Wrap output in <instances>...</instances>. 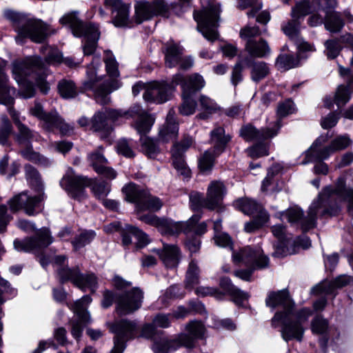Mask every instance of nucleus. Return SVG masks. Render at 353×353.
<instances>
[{
    "label": "nucleus",
    "mask_w": 353,
    "mask_h": 353,
    "mask_svg": "<svg viewBox=\"0 0 353 353\" xmlns=\"http://www.w3.org/2000/svg\"><path fill=\"white\" fill-rule=\"evenodd\" d=\"M189 334H182L178 337L179 343L181 346L191 348L194 346L195 340L201 339L205 331L203 323L200 321H192L186 325Z\"/></svg>",
    "instance_id": "b1692460"
},
{
    "label": "nucleus",
    "mask_w": 353,
    "mask_h": 353,
    "mask_svg": "<svg viewBox=\"0 0 353 353\" xmlns=\"http://www.w3.org/2000/svg\"><path fill=\"white\" fill-rule=\"evenodd\" d=\"M235 205L244 214L249 215H260L261 211H265L260 204L248 198L237 200Z\"/></svg>",
    "instance_id": "79ce46f5"
},
{
    "label": "nucleus",
    "mask_w": 353,
    "mask_h": 353,
    "mask_svg": "<svg viewBox=\"0 0 353 353\" xmlns=\"http://www.w3.org/2000/svg\"><path fill=\"white\" fill-rule=\"evenodd\" d=\"M270 73L268 65L263 61H255L252 64L251 79L258 82L266 77Z\"/></svg>",
    "instance_id": "de8ad7c7"
},
{
    "label": "nucleus",
    "mask_w": 353,
    "mask_h": 353,
    "mask_svg": "<svg viewBox=\"0 0 353 353\" xmlns=\"http://www.w3.org/2000/svg\"><path fill=\"white\" fill-rule=\"evenodd\" d=\"M21 154L27 160L33 161L43 166H46L50 164V161L47 158L37 152H34L30 148H27L26 149L22 150Z\"/></svg>",
    "instance_id": "13d9d810"
},
{
    "label": "nucleus",
    "mask_w": 353,
    "mask_h": 353,
    "mask_svg": "<svg viewBox=\"0 0 353 353\" xmlns=\"http://www.w3.org/2000/svg\"><path fill=\"white\" fill-rule=\"evenodd\" d=\"M96 233L93 230H85L77 235L72 241V244L75 250H79L86 245L90 243L95 238Z\"/></svg>",
    "instance_id": "09e8293b"
},
{
    "label": "nucleus",
    "mask_w": 353,
    "mask_h": 353,
    "mask_svg": "<svg viewBox=\"0 0 353 353\" xmlns=\"http://www.w3.org/2000/svg\"><path fill=\"white\" fill-rule=\"evenodd\" d=\"M25 172L27 180L29 181L31 184H35L39 190H41L43 189L42 183L37 170L30 165H26L25 166Z\"/></svg>",
    "instance_id": "e2e57ef3"
},
{
    "label": "nucleus",
    "mask_w": 353,
    "mask_h": 353,
    "mask_svg": "<svg viewBox=\"0 0 353 353\" xmlns=\"http://www.w3.org/2000/svg\"><path fill=\"white\" fill-rule=\"evenodd\" d=\"M163 263L168 268L176 267L180 259V251L174 245L164 244L162 250L154 249Z\"/></svg>",
    "instance_id": "7c9ffc66"
},
{
    "label": "nucleus",
    "mask_w": 353,
    "mask_h": 353,
    "mask_svg": "<svg viewBox=\"0 0 353 353\" xmlns=\"http://www.w3.org/2000/svg\"><path fill=\"white\" fill-rule=\"evenodd\" d=\"M41 51L45 56V61H42L39 57H38V58L41 60V62L44 64L45 72L43 70L37 71L39 77L37 80V85L43 94H47L50 90V85L45 79L48 74L47 65L60 63L63 61V57L58 49L52 48L49 46L42 47ZM34 57H37V56H35Z\"/></svg>",
    "instance_id": "2eb2a0df"
},
{
    "label": "nucleus",
    "mask_w": 353,
    "mask_h": 353,
    "mask_svg": "<svg viewBox=\"0 0 353 353\" xmlns=\"http://www.w3.org/2000/svg\"><path fill=\"white\" fill-rule=\"evenodd\" d=\"M221 287L229 294L232 299L233 301L239 305L243 304V302L248 300L249 295L248 293L241 291L236 286H234L231 280L228 277H223L220 281Z\"/></svg>",
    "instance_id": "c9c22d12"
},
{
    "label": "nucleus",
    "mask_w": 353,
    "mask_h": 353,
    "mask_svg": "<svg viewBox=\"0 0 353 353\" xmlns=\"http://www.w3.org/2000/svg\"><path fill=\"white\" fill-rule=\"evenodd\" d=\"M181 346L179 340L176 341H168L163 340L162 341H157L153 344L152 349L155 353H168L171 349Z\"/></svg>",
    "instance_id": "052dcab7"
},
{
    "label": "nucleus",
    "mask_w": 353,
    "mask_h": 353,
    "mask_svg": "<svg viewBox=\"0 0 353 353\" xmlns=\"http://www.w3.org/2000/svg\"><path fill=\"white\" fill-rule=\"evenodd\" d=\"M230 137L225 134V130L222 127H217L210 132V141L214 145V152L219 155L223 152Z\"/></svg>",
    "instance_id": "58836bf2"
},
{
    "label": "nucleus",
    "mask_w": 353,
    "mask_h": 353,
    "mask_svg": "<svg viewBox=\"0 0 353 353\" xmlns=\"http://www.w3.org/2000/svg\"><path fill=\"white\" fill-rule=\"evenodd\" d=\"M92 129L101 133L102 138L106 137L112 131V124L110 123L104 112H99L92 119Z\"/></svg>",
    "instance_id": "e433bc0d"
},
{
    "label": "nucleus",
    "mask_w": 353,
    "mask_h": 353,
    "mask_svg": "<svg viewBox=\"0 0 353 353\" xmlns=\"http://www.w3.org/2000/svg\"><path fill=\"white\" fill-rule=\"evenodd\" d=\"M318 4L319 8H322L325 12V28L331 32H339L344 26V22L338 12L330 10L328 9L334 8L330 6L327 0H314ZM335 4L336 3L335 2Z\"/></svg>",
    "instance_id": "5701e85b"
},
{
    "label": "nucleus",
    "mask_w": 353,
    "mask_h": 353,
    "mask_svg": "<svg viewBox=\"0 0 353 353\" xmlns=\"http://www.w3.org/2000/svg\"><path fill=\"white\" fill-rule=\"evenodd\" d=\"M104 53V62L109 79L102 81L97 75V69L101 65V61L99 57H94L87 67L86 78L83 83V89L92 90L96 100L101 104L108 103L110 101L109 94L121 86L120 82L115 79L119 76L118 63L110 51L106 50Z\"/></svg>",
    "instance_id": "f03ea898"
},
{
    "label": "nucleus",
    "mask_w": 353,
    "mask_h": 353,
    "mask_svg": "<svg viewBox=\"0 0 353 353\" xmlns=\"http://www.w3.org/2000/svg\"><path fill=\"white\" fill-rule=\"evenodd\" d=\"M15 89L10 88L8 84V77L2 68H0V103L10 105L13 103L12 95Z\"/></svg>",
    "instance_id": "ea45409f"
},
{
    "label": "nucleus",
    "mask_w": 353,
    "mask_h": 353,
    "mask_svg": "<svg viewBox=\"0 0 353 353\" xmlns=\"http://www.w3.org/2000/svg\"><path fill=\"white\" fill-rule=\"evenodd\" d=\"M182 103L179 108V112L181 115L189 116L193 114L196 108V103L192 98V95H186L182 93Z\"/></svg>",
    "instance_id": "3c124183"
},
{
    "label": "nucleus",
    "mask_w": 353,
    "mask_h": 353,
    "mask_svg": "<svg viewBox=\"0 0 353 353\" xmlns=\"http://www.w3.org/2000/svg\"><path fill=\"white\" fill-rule=\"evenodd\" d=\"M172 83L174 88L177 85H181L183 94L193 95L205 86V82L203 77L197 73L188 77L176 74L172 78Z\"/></svg>",
    "instance_id": "412c9836"
},
{
    "label": "nucleus",
    "mask_w": 353,
    "mask_h": 353,
    "mask_svg": "<svg viewBox=\"0 0 353 353\" xmlns=\"http://www.w3.org/2000/svg\"><path fill=\"white\" fill-rule=\"evenodd\" d=\"M207 197L205 199L199 192H192L190 195V206L193 210H199L202 208H207Z\"/></svg>",
    "instance_id": "69168bd1"
},
{
    "label": "nucleus",
    "mask_w": 353,
    "mask_h": 353,
    "mask_svg": "<svg viewBox=\"0 0 353 353\" xmlns=\"http://www.w3.org/2000/svg\"><path fill=\"white\" fill-rule=\"evenodd\" d=\"M341 201L348 203V212L353 216V189L346 188L343 177L339 178L334 188L327 186L319 193L318 199L309 207L307 215L304 216L303 210L297 207L290 208L281 215L291 224L299 225L301 230L306 232L316 227L318 216L335 215Z\"/></svg>",
    "instance_id": "f257e3e1"
},
{
    "label": "nucleus",
    "mask_w": 353,
    "mask_h": 353,
    "mask_svg": "<svg viewBox=\"0 0 353 353\" xmlns=\"http://www.w3.org/2000/svg\"><path fill=\"white\" fill-rule=\"evenodd\" d=\"M137 210L145 211L149 210L152 212H157L159 210L162 205V201L154 196L151 195L148 191H146L145 195H143V200L141 202Z\"/></svg>",
    "instance_id": "49530a36"
},
{
    "label": "nucleus",
    "mask_w": 353,
    "mask_h": 353,
    "mask_svg": "<svg viewBox=\"0 0 353 353\" xmlns=\"http://www.w3.org/2000/svg\"><path fill=\"white\" fill-rule=\"evenodd\" d=\"M200 270L197 263L192 260L189 263L185 279L186 289L192 290L199 282Z\"/></svg>",
    "instance_id": "a18cd8bd"
},
{
    "label": "nucleus",
    "mask_w": 353,
    "mask_h": 353,
    "mask_svg": "<svg viewBox=\"0 0 353 353\" xmlns=\"http://www.w3.org/2000/svg\"><path fill=\"white\" fill-rule=\"evenodd\" d=\"M90 180L85 176L77 175L69 168L60 181V185L68 194L77 200L85 197V188L90 185Z\"/></svg>",
    "instance_id": "f8f14e48"
},
{
    "label": "nucleus",
    "mask_w": 353,
    "mask_h": 353,
    "mask_svg": "<svg viewBox=\"0 0 353 353\" xmlns=\"http://www.w3.org/2000/svg\"><path fill=\"white\" fill-rule=\"evenodd\" d=\"M325 53L328 58H336L341 50L340 41L336 39L327 40L325 43Z\"/></svg>",
    "instance_id": "0e129e2a"
},
{
    "label": "nucleus",
    "mask_w": 353,
    "mask_h": 353,
    "mask_svg": "<svg viewBox=\"0 0 353 353\" xmlns=\"http://www.w3.org/2000/svg\"><path fill=\"white\" fill-rule=\"evenodd\" d=\"M232 260L235 263H243L249 267L248 270H238L234 275L242 280L250 281L253 272L256 269L266 268L269 263V259L263 254L260 248H252L245 247L239 252H233Z\"/></svg>",
    "instance_id": "6e6552de"
},
{
    "label": "nucleus",
    "mask_w": 353,
    "mask_h": 353,
    "mask_svg": "<svg viewBox=\"0 0 353 353\" xmlns=\"http://www.w3.org/2000/svg\"><path fill=\"white\" fill-rule=\"evenodd\" d=\"M299 54L297 57H294L290 54H282L278 57L276 59V65L279 68L288 70L299 65Z\"/></svg>",
    "instance_id": "864d4df0"
},
{
    "label": "nucleus",
    "mask_w": 353,
    "mask_h": 353,
    "mask_svg": "<svg viewBox=\"0 0 353 353\" xmlns=\"http://www.w3.org/2000/svg\"><path fill=\"white\" fill-rule=\"evenodd\" d=\"M351 92L348 86L339 85L334 96V102L339 107L344 105L350 99Z\"/></svg>",
    "instance_id": "bf43d9fd"
},
{
    "label": "nucleus",
    "mask_w": 353,
    "mask_h": 353,
    "mask_svg": "<svg viewBox=\"0 0 353 353\" xmlns=\"http://www.w3.org/2000/svg\"><path fill=\"white\" fill-rule=\"evenodd\" d=\"M294 110V103L290 100H287L280 103L277 108V116L279 119H278L276 123L279 121V123H281V119L293 113ZM280 125H281V124Z\"/></svg>",
    "instance_id": "338daca9"
},
{
    "label": "nucleus",
    "mask_w": 353,
    "mask_h": 353,
    "mask_svg": "<svg viewBox=\"0 0 353 353\" xmlns=\"http://www.w3.org/2000/svg\"><path fill=\"white\" fill-rule=\"evenodd\" d=\"M67 259L64 255H57L53 257L46 254L39 256V262L42 267H46L52 263L56 269L57 275L61 282L70 281L74 285L84 290L85 288H90L94 292L97 288V281L96 276L92 274H83L77 268L70 269L65 267Z\"/></svg>",
    "instance_id": "7ed1b4c3"
},
{
    "label": "nucleus",
    "mask_w": 353,
    "mask_h": 353,
    "mask_svg": "<svg viewBox=\"0 0 353 353\" xmlns=\"http://www.w3.org/2000/svg\"><path fill=\"white\" fill-rule=\"evenodd\" d=\"M130 234H132L137 240V247L143 248L150 243L148 236L139 228L128 225L122 234V242L124 245H128L132 243Z\"/></svg>",
    "instance_id": "2f4dec72"
},
{
    "label": "nucleus",
    "mask_w": 353,
    "mask_h": 353,
    "mask_svg": "<svg viewBox=\"0 0 353 353\" xmlns=\"http://www.w3.org/2000/svg\"><path fill=\"white\" fill-rule=\"evenodd\" d=\"M225 193L226 189L223 182L212 181L207 190V208L211 210L219 208Z\"/></svg>",
    "instance_id": "393cba45"
},
{
    "label": "nucleus",
    "mask_w": 353,
    "mask_h": 353,
    "mask_svg": "<svg viewBox=\"0 0 353 353\" xmlns=\"http://www.w3.org/2000/svg\"><path fill=\"white\" fill-rule=\"evenodd\" d=\"M52 242V236L47 228H42L38 231L35 237L26 238L23 240L15 239L14 248L18 252H37L48 247Z\"/></svg>",
    "instance_id": "4468645a"
},
{
    "label": "nucleus",
    "mask_w": 353,
    "mask_h": 353,
    "mask_svg": "<svg viewBox=\"0 0 353 353\" xmlns=\"http://www.w3.org/2000/svg\"><path fill=\"white\" fill-rule=\"evenodd\" d=\"M143 293L138 288L117 294V311L120 315L128 314L141 306Z\"/></svg>",
    "instance_id": "f3484780"
},
{
    "label": "nucleus",
    "mask_w": 353,
    "mask_h": 353,
    "mask_svg": "<svg viewBox=\"0 0 353 353\" xmlns=\"http://www.w3.org/2000/svg\"><path fill=\"white\" fill-rule=\"evenodd\" d=\"M200 219V215L195 214L186 222H174L172 220L163 219V222L159 232L163 234L168 235L177 234L181 232L189 233V230H192V228H190V225L194 221H199Z\"/></svg>",
    "instance_id": "a878e982"
},
{
    "label": "nucleus",
    "mask_w": 353,
    "mask_h": 353,
    "mask_svg": "<svg viewBox=\"0 0 353 353\" xmlns=\"http://www.w3.org/2000/svg\"><path fill=\"white\" fill-rule=\"evenodd\" d=\"M275 128H265L260 130L251 125H247L241 128V136L246 141H263L276 136L281 128L279 121L274 124Z\"/></svg>",
    "instance_id": "4be33fe9"
},
{
    "label": "nucleus",
    "mask_w": 353,
    "mask_h": 353,
    "mask_svg": "<svg viewBox=\"0 0 353 353\" xmlns=\"http://www.w3.org/2000/svg\"><path fill=\"white\" fill-rule=\"evenodd\" d=\"M215 157L210 151H205L199 161V166L201 172L211 170L214 165Z\"/></svg>",
    "instance_id": "680f3d73"
},
{
    "label": "nucleus",
    "mask_w": 353,
    "mask_h": 353,
    "mask_svg": "<svg viewBox=\"0 0 353 353\" xmlns=\"http://www.w3.org/2000/svg\"><path fill=\"white\" fill-rule=\"evenodd\" d=\"M172 158L173 166L177 172L185 179L190 177V170L183 159V154H181L177 147L172 149Z\"/></svg>",
    "instance_id": "c03bdc74"
},
{
    "label": "nucleus",
    "mask_w": 353,
    "mask_h": 353,
    "mask_svg": "<svg viewBox=\"0 0 353 353\" xmlns=\"http://www.w3.org/2000/svg\"><path fill=\"white\" fill-rule=\"evenodd\" d=\"M269 216L266 211H261L260 215L254 216V219L245 224V230L247 232H252L261 227L268 221Z\"/></svg>",
    "instance_id": "6e6d98bb"
},
{
    "label": "nucleus",
    "mask_w": 353,
    "mask_h": 353,
    "mask_svg": "<svg viewBox=\"0 0 353 353\" xmlns=\"http://www.w3.org/2000/svg\"><path fill=\"white\" fill-rule=\"evenodd\" d=\"M58 89L61 96L65 99L74 98L77 94L74 82L70 80H61L59 83Z\"/></svg>",
    "instance_id": "603ef678"
},
{
    "label": "nucleus",
    "mask_w": 353,
    "mask_h": 353,
    "mask_svg": "<svg viewBox=\"0 0 353 353\" xmlns=\"http://www.w3.org/2000/svg\"><path fill=\"white\" fill-rule=\"evenodd\" d=\"M311 12V7L307 1L297 3L292 10V20L282 25L281 29L291 39L298 37L300 27L299 19Z\"/></svg>",
    "instance_id": "a211bd4d"
},
{
    "label": "nucleus",
    "mask_w": 353,
    "mask_h": 353,
    "mask_svg": "<svg viewBox=\"0 0 353 353\" xmlns=\"http://www.w3.org/2000/svg\"><path fill=\"white\" fill-rule=\"evenodd\" d=\"M91 302V297L85 295L74 304L73 311L77 319L72 323L71 334L77 340L81 337L85 325L90 321V315L86 309Z\"/></svg>",
    "instance_id": "dca6fc26"
},
{
    "label": "nucleus",
    "mask_w": 353,
    "mask_h": 353,
    "mask_svg": "<svg viewBox=\"0 0 353 353\" xmlns=\"http://www.w3.org/2000/svg\"><path fill=\"white\" fill-rule=\"evenodd\" d=\"M221 6L219 3H210L200 12H194V19L197 22V30L208 41H213L218 38L216 28L219 26Z\"/></svg>",
    "instance_id": "9b49d317"
},
{
    "label": "nucleus",
    "mask_w": 353,
    "mask_h": 353,
    "mask_svg": "<svg viewBox=\"0 0 353 353\" xmlns=\"http://www.w3.org/2000/svg\"><path fill=\"white\" fill-rule=\"evenodd\" d=\"M130 117H137L134 127L139 134L148 132L154 122V118L147 114L139 106H134L131 108Z\"/></svg>",
    "instance_id": "c85d7f7f"
},
{
    "label": "nucleus",
    "mask_w": 353,
    "mask_h": 353,
    "mask_svg": "<svg viewBox=\"0 0 353 353\" xmlns=\"http://www.w3.org/2000/svg\"><path fill=\"white\" fill-rule=\"evenodd\" d=\"M141 142L142 151L149 158L154 159L160 153V149L157 143L150 137H142Z\"/></svg>",
    "instance_id": "8fccbe9b"
},
{
    "label": "nucleus",
    "mask_w": 353,
    "mask_h": 353,
    "mask_svg": "<svg viewBox=\"0 0 353 353\" xmlns=\"http://www.w3.org/2000/svg\"><path fill=\"white\" fill-rule=\"evenodd\" d=\"M199 102L201 112L196 116V119H208L220 110V106L216 102L206 95H200Z\"/></svg>",
    "instance_id": "f704fd0d"
},
{
    "label": "nucleus",
    "mask_w": 353,
    "mask_h": 353,
    "mask_svg": "<svg viewBox=\"0 0 353 353\" xmlns=\"http://www.w3.org/2000/svg\"><path fill=\"white\" fill-rule=\"evenodd\" d=\"M88 160L90 164L94 168L96 172L97 170V168H101L105 164L108 163L107 159L99 151L90 153L88 155Z\"/></svg>",
    "instance_id": "774afa93"
},
{
    "label": "nucleus",
    "mask_w": 353,
    "mask_h": 353,
    "mask_svg": "<svg viewBox=\"0 0 353 353\" xmlns=\"http://www.w3.org/2000/svg\"><path fill=\"white\" fill-rule=\"evenodd\" d=\"M329 137L328 133L319 137L305 152V159L302 163L307 164L310 161L326 159L333 152L345 150L352 143L349 135L343 134L337 136L329 145L323 147V144L328 141Z\"/></svg>",
    "instance_id": "0eeeda50"
},
{
    "label": "nucleus",
    "mask_w": 353,
    "mask_h": 353,
    "mask_svg": "<svg viewBox=\"0 0 353 353\" xmlns=\"http://www.w3.org/2000/svg\"><path fill=\"white\" fill-rule=\"evenodd\" d=\"M312 314L310 310L304 308L299 314L296 320L292 312L285 314L276 313L272 319V324L276 326V323H282L281 336L283 340L288 341L296 339L301 341L304 333V329L301 325Z\"/></svg>",
    "instance_id": "1a4fd4ad"
},
{
    "label": "nucleus",
    "mask_w": 353,
    "mask_h": 353,
    "mask_svg": "<svg viewBox=\"0 0 353 353\" xmlns=\"http://www.w3.org/2000/svg\"><path fill=\"white\" fill-rule=\"evenodd\" d=\"M115 12L113 17L112 23L116 27H123L129 23V6L127 5L123 8L112 12Z\"/></svg>",
    "instance_id": "5fc2aeb1"
},
{
    "label": "nucleus",
    "mask_w": 353,
    "mask_h": 353,
    "mask_svg": "<svg viewBox=\"0 0 353 353\" xmlns=\"http://www.w3.org/2000/svg\"><path fill=\"white\" fill-rule=\"evenodd\" d=\"M106 114L110 123H118L123 121L130 117L131 109L128 111H121L116 110H105L103 111Z\"/></svg>",
    "instance_id": "4d7b16f0"
},
{
    "label": "nucleus",
    "mask_w": 353,
    "mask_h": 353,
    "mask_svg": "<svg viewBox=\"0 0 353 353\" xmlns=\"http://www.w3.org/2000/svg\"><path fill=\"white\" fill-rule=\"evenodd\" d=\"M174 90L172 81L170 84L165 82H153L146 86L143 97L148 102L162 103L170 99Z\"/></svg>",
    "instance_id": "6ab92c4d"
},
{
    "label": "nucleus",
    "mask_w": 353,
    "mask_h": 353,
    "mask_svg": "<svg viewBox=\"0 0 353 353\" xmlns=\"http://www.w3.org/2000/svg\"><path fill=\"white\" fill-rule=\"evenodd\" d=\"M6 17L12 22L13 28L17 32V42H22L23 39H30L36 43H41L48 34V26L40 19L30 18L28 16L8 11Z\"/></svg>",
    "instance_id": "20e7f679"
},
{
    "label": "nucleus",
    "mask_w": 353,
    "mask_h": 353,
    "mask_svg": "<svg viewBox=\"0 0 353 353\" xmlns=\"http://www.w3.org/2000/svg\"><path fill=\"white\" fill-rule=\"evenodd\" d=\"M135 20L138 23L150 20L154 17L168 18L172 10L180 15L178 7L174 3L167 0H152L150 1H138L134 6Z\"/></svg>",
    "instance_id": "9d476101"
},
{
    "label": "nucleus",
    "mask_w": 353,
    "mask_h": 353,
    "mask_svg": "<svg viewBox=\"0 0 353 353\" xmlns=\"http://www.w3.org/2000/svg\"><path fill=\"white\" fill-rule=\"evenodd\" d=\"M123 192L125 195V199L129 202L134 203L137 209L140 203H141V202L146 190H141L134 183H130L123 187Z\"/></svg>",
    "instance_id": "37998d69"
},
{
    "label": "nucleus",
    "mask_w": 353,
    "mask_h": 353,
    "mask_svg": "<svg viewBox=\"0 0 353 353\" xmlns=\"http://www.w3.org/2000/svg\"><path fill=\"white\" fill-rule=\"evenodd\" d=\"M352 281V278L347 275H341L337 277L334 281H323L312 288V293L314 294H332L336 288H342Z\"/></svg>",
    "instance_id": "cd10ccee"
},
{
    "label": "nucleus",
    "mask_w": 353,
    "mask_h": 353,
    "mask_svg": "<svg viewBox=\"0 0 353 353\" xmlns=\"http://www.w3.org/2000/svg\"><path fill=\"white\" fill-rule=\"evenodd\" d=\"M183 49L178 44L167 43L165 46V61L168 67L172 68L177 65L181 59Z\"/></svg>",
    "instance_id": "4c0bfd02"
},
{
    "label": "nucleus",
    "mask_w": 353,
    "mask_h": 353,
    "mask_svg": "<svg viewBox=\"0 0 353 353\" xmlns=\"http://www.w3.org/2000/svg\"><path fill=\"white\" fill-rule=\"evenodd\" d=\"M77 12H71L60 19L63 25H68L75 37H84L83 51L85 55L93 54L100 37L99 28L94 24L85 23L78 18Z\"/></svg>",
    "instance_id": "423d86ee"
},
{
    "label": "nucleus",
    "mask_w": 353,
    "mask_h": 353,
    "mask_svg": "<svg viewBox=\"0 0 353 353\" xmlns=\"http://www.w3.org/2000/svg\"><path fill=\"white\" fill-rule=\"evenodd\" d=\"M31 114L43 121V127L46 129L52 128L57 125L61 121L56 112L46 113L40 103H36L30 110Z\"/></svg>",
    "instance_id": "473e14b6"
},
{
    "label": "nucleus",
    "mask_w": 353,
    "mask_h": 353,
    "mask_svg": "<svg viewBox=\"0 0 353 353\" xmlns=\"http://www.w3.org/2000/svg\"><path fill=\"white\" fill-rule=\"evenodd\" d=\"M42 70L45 72V65L38 57H27L23 61L17 60L12 63V74L19 85V94L23 98H31L35 94L33 84L26 77L34 74L37 81L39 77L37 71Z\"/></svg>",
    "instance_id": "39448f33"
},
{
    "label": "nucleus",
    "mask_w": 353,
    "mask_h": 353,
    "mask_svg": "<svg viewBox=\"0 0 353 353\" xmlns=\"http://www.w3.org/2000/svg\"><path fill=\"white\" fill-rule=\"evenodd\" d=\"M174 111L170 110L167 115L165 123L159 131V140L163 143L173 141L179 132V125L174 117Z\"/></svg>",
    "instance_id": "bb28decb"
},
{
    "label": "nucleus",
    "mask_w": 353,
    "mask_h": 353,
    "mask_svg": "<svg viewBox=\"0 0 353 353\" xmlns=\"http://www.w3.org/2000/svg\"><path fill=\"white\" fill-rule=\"evenodd\" d=\"M266 305L272 308L281 305L285 310L282 314L292 312L293 302L290 298L287 290H281L277 292H271L266 299Z\"/></svg>",
    "instance_id": "c756f323"
},
{
    "label": "nucleus",
    "mask_w": 353,
    "mask_h": 353,
    "mask_svg": "<svg viewBox=\"0 0 353 353\" xmlns=\"http://www.w3.org/2000/svg\"><path fill=\"white\" fill-rule=\"evenodd\" d=\"M137 328L134 322L123 319L115 322L110 327L116 336L114 339V347L110 353H123L125 348V343L134 337V332Z\"/></svg>",
    "instance_id": "ddd939ff"
},
{
    "label": "nucleus",
    "mask_w": 353,
    "mask_h": 353,
    "mask_svg": "<svg viewBox=\"0 0 353 353\" xmlns=\"http://www.w3.org/2000/svg\"><path fill=\"white\" fill-rule=\"evenodd\" d=\"M245 50L251 57L263 58L270 54L271 49L268 42L263 39L259 41L250 39L246 42Z\"/></svg>",
    "instance_id": "72a5a7b5"
},
{
    "label": "nucleus",
    "mask_w": 353,
    "mask_h": 353,
    "mask_svg": "<svg viewBox=\"0 0 353 353\" xmlns=\"http://www.w3.org/2000/svg\"><path fill=\"white\" fill-rule=\"evenodd\" d=\"M8 110L15 125L18 128L19 132V141L22 143L26 141L38 140L39 134L35 132L30 131L26 125L21 123L17 112L12 108H9Z\"/></svg>",
    "instance_id": "a19ab883"
},
{
    "label": "nucleus",
    "mask_w": 353,
    "mask_h": 353,
    "mask_svg": "<svg viewBox=\"0 0 353 353\" xmlns=\"http://www.w3.org/2000/svg\"><path fill=\"white\" fill-rule=\"evenodd\" d=\"M41 200V194L30 196L26 192H22L13 196L8 203L12 211L16 212L20 209H23L27 214L31 216L34 214V209Z\"/></svg>",
    "instance_id": "aec40b11"
}]
</instances>
